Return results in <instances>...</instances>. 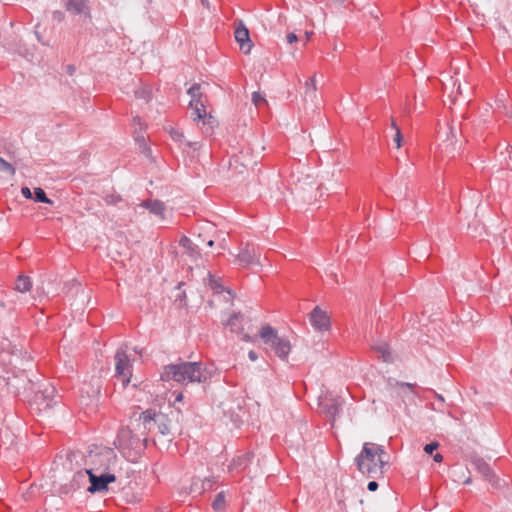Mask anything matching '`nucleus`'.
<instances>
[{"instance_id":"1","label":"nucleus","mask_w":512,"mask_h":512,"mask_svg":"<svg viewBox=\"0 0 512 512\" xmlns=\"http://www.w3.org/2000/svg\"><path fill=\"white\" fill-rule=\"evenodd\" d=\"M212 370L201 361H182L163 367L161 380L175 381L181 385L190 383H205L212 378Z\"/></svg>"},{"instance_id":"2","label":"nucleus","mask_w":512,"mask_h":512,"mask_svg":"<svg viewBox=\"0 0 512 512\" xmlns=\"http://www.w3.org/2000/svg\"><path fill=\"white\" fill-rule=\"evenodd\" d=\"M357 470L367 478L378 479L384 476L389 464L385 447L376 443L365 442L361 452L355 457Z\"/></svg>"},{"instance_id":"3","label":"nucleus","mask_w":512,"mask_h":512,"mask_svg":"<svg viewBox=\"0 0 512 512\" xmlns=\"http://www.w3.org/2000/svg\"><path fill=\"white\" fill-rule=\"evenodd\" d=\"M115 445L125 456L129 457L131 452L137 456L146 449L147 438L141 439L129 428H122L118 432Z\"/></svg>"},{"instance_id":"4","label":"nucleus","mask_w":512,"mask_h":512,"mask_svg":"<svg viewBox=\"0 0 512 512\" xmlns=\"http://www.w3.org/2000/svg\"><path fill=\"white\" fill-rule=\"evenodd\" d=\"M259 335L263 342L282 360H287L291 344L287 338L279 337L277 331L270 325L260 329Z\"/></svg>"},{"instance_id":"5","label":"nucleus","mask_w":512,"mask_h":512,"mask_svg":"<svg viewBox=\"0 0 512 512\" xmlns=\"http://www.w3.org/2000/svg\"><path fill=\"white\" fill-rule=\"evenodd\" d=\"M80 478H85L88 476L90 481V486L87 488V491L94 494L96 492H102L108 489V484L116 481V476L111 473H103L99 476L95 475L91 469H86L85 471H79L76 475Z\"/></svg>"},{"instance_id":"6","label":"nucleus","mask_w":512,"mask_h":512,"mask_svg":"<svg viewBox=\"0 0 512 512\" xmlns=\"http://www.w3.org/2000/svg\"><path fill=\"white\" fill-rule=\"evenodd\" d=\"M114 360L116 375L121 376L123 385L127 386L132 376V362L127 354L126 347L117 349Z\"/></svg>"},{"instance_id":"7","label":"nucleus","mask_w":512,"mask_h":512,"mask_svg":"<svg viewBox=\"0 0 512 512\" xmlns=\"http://www.w3.org/2000/svg\"><path fill=\"white\" fill-rule=\"evenodd\" d=\"M260 252L253 243H246L237 255L235 262L242 267L259 263Z\"/></svg>"},{"instance_id":"8","label":"nucleus","mask_w":512,"mask_h":512,"mask_svg":"<svg viewBox=\"0 0 512 512\" xmlns=\"http://www.w3.org/2000/svg\"><path fill=\"white\" fill-rule=\"evenodd\" d=\"M310 323L318 331H327L331 326L330 317L319 306L314 307L310 312Z\"/></svg>"},{"instance_id":"9","label":"nucleus","mask_w":512,"mask_h":512,"mask_svg":"<svg viewBox=\"0 0 512 512\" xmlns=\"http://www.w3.org/2000/svg\"><path fill=\"white\" fill-rule=\"evenodd\" d=\"M65 9L73 15H83L91 20V9L88 0H62Z\"/></svg>"},{"instance_id":"10","label":"nucleus","mask_w":512,"mask_h":512,"mask_svg":"<svg viewBox=\"0 0 512 512\" xmlns=\"http://www.w3.org/2000/svg\"><path fill=\"white\" fill-rule=\"evenodd\" d=\"M235 40L239 43L240 49L248 54L251 51L253 46L252 41L250 39V33L247 27L243 24L242 21L239 22L238 26L234 31Z\"/></svg>"},{"instance_id":"11","label":"nucleus","mask_w":512,"mask_h":512,"mask_svg":"<svg viewBox=\"0 0 512 512\" xmlns=\"http://www.w3.org/2000/svg\"><path fill=\"white\" fill-rule=\"evenodd\" d=\"M319 408L326 418L334 420L339 413L340 404L337 399L325 396L320 399Z\"/></svg>"},{"instance_id":"12","label":"nucleus","mask_w":512,"mask_h":512,"mask_svg":"<svg viewBox=\"0 0 512 512\" xmlns=\"http://www.w3.org/2000/svg\"><path fill=\"white\" fill-rule=\"evenodd\" d=\"M253 457L254 454L251 451L235 456L228 466L229 471L232 473H240L244 471L250 465Z\"/></svg>"},{"instance_id":"13","label":"nucleus","mask_w":512,"mask_h":512,"mask_svg":"<svg viewBox=\"0 0 512 512\" xmlns=\"http://www.w3.org/2000/svg\"><path fill=\"white\" fill-rule=\"evenodd\" d=\"M32 381L29 379L25 370L20 371L18 375L12 378L8 377L7 385L15 390V393L19 394L21 390H27L30 388Z\"/></svg>"},{"instance_id":"14","label":"nucleus","mask_w":512,"mask_h":512,"mask_svg":"<svg viewBox=\"0 0 512 512\" xmlns=\"http://www.w3.org/2000/svg\"><path fill=\"white\" fill-rule=\"evenodd\" d=\"M156 416H158V412L153 409H147L140 414L139 421L143 426L144 433H152L157 429Z\"/></svg>"},{"instance_id":"15","label":"nucleus","mask_w":512,"mask_h":512,"mask_svg":"<svg viewBox=\"0 0 512 512\" xmlns=\"http://www.w3.org/2000/svg\"><path fill=\"white\" fill-rule=\"evenodd\" d=\"M474 468L488 481H492L495 478V474L490 465L480 457H476L472 460Z\"/></svg>"},{"instance_id":"16","label":"nucleus","mask_w":512,"mask_h":512,"mask_svg":"<svg viewBox=\"0 0 512 512\" xmlns=\"http://www.w3.org/2000/svg\"><path fill=\"white\" fill-rule=\"evenodd\" d=\"M189 105L193 110L192 116L194 120H201L207 116L204 98L190 100Z\"/></svg>"},{"instance_id":"17","label":"nucleus","mask_w":512,"mask_h":512,"mask_svg":"<svg viewBox=\"0 0 512 512\" xmlns=\"http://www.w3.org/2000/svg\"><path fill=\"white\" fill-rule=\"evenodd\" d=\"M243 319L244 316L240 312L233 313L230 318L228 319L226 326H228L231 330V332L236 334H243Z\"/></svg>"},{"instance_id":"18","label":"nucleus","mask_w":512,"mask_h":512,"mask_svg":"<svg viewBox=\"0 0 512 512\" xmlns=\"http://www.w3.org/2000/svg\"><path fill=\"white\" fill-rule=\"evenodd\" d=\"M157 422V430L163 435H169L171 433V420L166 414L158 412V416H156Z\"/></svg>"},{"instance_id":"19","label":"nucleus","mask_w":512,"mask_h":512,"mask_svg":"<svg viewBox=\"0 0 512 512\" xmlns=\"http://www.w3.org/2000/svg\"><path fill=\"white\" fill-rule=\"evenodd\" d=\"M141 206L147 208L151 213L157 216H163L164 214V203L159 200H146L142 202Z\"/></svg>"},{"instance_id":"20","label":"nucleus","mask_w":512,"mask_h":512,"mask_svg":"<svg viewBox=\"0 0 512 512\" xmlns=\"http://www.w3.org/2000/svg\"><path fill=\"white\" fill-rule=\"evenodd\" d=\"M32 288V281L30 277L26 275H19L15 281L14 289L20 293H25L30 291Z\"/></svg>"},{"instance_id":"21","label":"nucleus","mask_w":512,"mask_h":512,"mask_svg":"<svg viewBox=\"0 0 512 512\" xmlns=\"http://www.w3.org/2000/svg\"><path fill=\"white\" fill-rule=\"evenodd\" d=\"M211 507L215 512H223L226 509L227 503H226V495H225L224 491H220L215 496V499L213 500Z\"/></svg>"},{"instance_id":"22","label":"nucleus","mask_w":512,"mask_h":512,"mask_svg":"<svg viewBox=\"0 0 512 512\" xmlns=\"http://www.w3.org/2000/svg\"><path fill=\"white\" fill-rule=\"evenodd\" d=\"M208 284L209 287L213 290L214 293H222L225 289L222 285V279L220 277H216L211 272H208Z\"/></svg>"},{"instance_id":"23","label":"nucleus","mask_w":512,"mask_h":512,"mask_svg":"<svg viewBox=\"0 0 512 512\" xmlns=\"http://www.w3.org/2000/svg\"><path fill=\"white\" fill-rule=\"evenodd\" d=\"M179 245L181 247H183L184 249H186L187 253L190 255V256H195V255H198L199 252L197 250V247L193 244V242L191 241L190 238H188L187 236H182L179 240Z\"/></svg>"},{"instance_id":"24","label":"nucleus","mask_w":512,"mask_h":512,"mask_svg":"<svg viewBox=\"0 0 512 512\" xmlns=\"http://www.w3.org/2000/svg\"><path fill=\"white\" fill-rule=\"evenodd\" d=\"M316 97V79L315 75L308 78L305 82V98L313 100Z\"/></svg>"},{"instance_id":"25","label":"nucleus","mask_w":512,"mask_h":512,"mask_svg":"<svg viewBox=\"0 0 512 512\" xmlns=\"http://www.w3.org/2000/svg\"><path fill=\"white\" fill-rule=\"evenodd\" d=\"M34 200L40 203L53 204V201L47 197L46 192L41 187L34 188Z\"/></svg>"},{"instance_id":"26","label":"nucleus","mask_w":512,"mask_h":512,"mask_svg":"<svg viewBox=\"0 0 512 512\" xmlns=\"http://www.w3.org/2000/svg\"><path fill=\"white\" fill-rule=\"evenodd\" d=\"M201 490H199V495L204 493L205 491H212L214 490V486L217 482V478L215 476H211L208 478H205L204 480H201Z\"/></svg>"},{"instance_id":"27","label":"nucleus","mask_w":512,"mask_h":512,"mask_svg":"<svg viewBox=\"0 0 512 512\" xmlns=\"http://www.w3.org/2000/svg\"><path fill=\"white\" fill-rule=\"evenodd\" d=\"M375 350L380 354L381 358L384 362L392 361V355L390 352V348L387 344H381L375 347Z\"/></svg>"},{"instance_id":"28","label":"nucleus","mask_w":512,"mask_h":512,"mask_svg":"<svg viewBox=\"0 0 512 512\" xmlns=\"http://www.w3.org/2000/svg\"><path fill=\"white\" fill-rule=\"evenodd\" d=\"M135 97L137 99L144 100L147 103L152 98V91L148 87L139 88V89L135 90Z\"/></svg>"},{"instance_id":"29","label":"nucleus","mask_w":512,"mask_h":512,"mask_svg":"<svg viewBox=\"0 0 512 512\" xmlns=\"http://www.w3.org/2000/svg\"><path fill=\"white\" fill-rule=\"evenodd\" d=\"M190 95L191 100L204 98L203 93L201 92V85L198 83H194L187 91Z\"/></svg>"},{"instance_id":"30","label":"nucleus","mask_w":512,"mask_h":512,"mask_svg":"<svg viewBox=\"0 0 512 512\" xmlns=\"http://www.w3.org/2000/svg\"><path fill=\"white\" fill-rule=\"evenodd\" d=\"M0 172L7 173V174L13 176V175H15L16 170L12 166V164H10L5 159L0 157Z\"/></svg>"},{"instance_id":"31","label":"nucleus","mask_w":512,"mask_h":512,"mask_svg":"<svg viewBox=\"0 0 512 512\" xmlns=\"http://www.w3.org/2000/svg\"><path fill=\"white\" fill-rule=\"evenodd\" d=\"M252 102L256 107H261L262 105L267 104L265 96L259 91L253 92Z\"/></svg>"},{"instance_id":"32","label":"nucleus","mask_w":512,"mask_h":512,"mask_svg":"<svg viewBox=\"0 0 512 512\" xmlns=\"http://www.w3.org/2000/svg\"><path fill=\"white\" fill-rule=\"evenodd\" d=\"M122 200L120 195L108 194L104 197V201L107 205H116Z\"/></svg>"},{"instance_id":"33","label":"nucleus","mask_w":512,"mask_h":512,"mask_svg":"<svg viewBox=\"0 0 512 512\" xmlns=\"http://www.w3.org/2000/svg\"><path fill=\"white\" fill-rule=\"evenodd\" d=\"M439 447V443L436 441H432L424 446V451L428 455H433V452L437 450Z\"/></svg>"},{"instance_id":"34","label":"nucleus","mask_w":512,"mask_h":512,"mask_svg":"<svg viewBox=\"0 0 512 512\" xmlns=\"http://www.w3.org/2000/svg\"><path fill=\"white\" fill-rule=\"evenodd\" d=\"M136 140L138 142H140V148L142 149L143 153L146 155V156H150L151 154V149L150 147L147 146V144L145 143V139L143 136L141 137H137Z\"/></svg>"},{"instance_id":"35","label":"nucleus","mask_w":512,"mask_h":512,"mask_svg":"<svg viewBox=\"0 0 512 512\" xmlns=\"http://www.w3.org/2000/svg\"><path fill=\"white\" fill-rule=\"evenodd\" d=\"M201 479H193L191 484V492L199 495V490H201Z\"/></svg>"},{"instance_id":"36","label":"nucleus","mask_w":512,"mask_h":512,"mask_svg":"<svg viewBox=\"0 0 512 512\" xmlns=\"http://www.w3.org/2000/svg\"><path fill=\"white\" fill-rule=\"evenodd\" d=\"M393 141L395 142L397 148L401 147L402 133L400 129H397V131L395 132Z\"/></svg>"},{"instance_id":"37","label":"nucleus","mask_w":512,"mask_h":512,"mask_svg":"<svg viewBox=\"0 0 512 512\" xmlns=\"http://www.w3.org/2000/svg\"><path fill=\"white\" fill-rule=\"evenodd\" d=\"M52 18L57 22H62L65 18V15L62 11L56 10L52 13Z\"/></svg>"},{"instance_id":"38","label":"nucleus","mask_w":512,"mask_h":512,"mask_svg":"<svg viewBox=\"0 0 512 512\" xmlns=\"http://www.w3.org/2000/svg\"><path fill=\"white\" fill-rule=\"evenodd\" d=\"M286 40H287V42L289 44H293V43L298 41V37H297V35L295 33L290 32V33L287 34Z\"/></svg>"},{"instance_id":"39","label":"nucleus","mask_w":512,"mask_h":512,"mask_svg":"<svg viewBox=\"0 0 512 512\" xmlns=\"http://www.w3.org/2000/svg\"><path fill=\"white\" fill-rule=\"evenodd\" d=\"M378 487H379V484L374 480L368 482V484H367V489L371 492L376 491L378 489Z\"/></svg>"},{"instance_id":"40","label":"nucleus","mask_w":512,"mask_h":512,"mask_svg":"<svg viewBox=\"0 0 512 512\" xmlns=\"http://www.w3.org/2000/svg\"><path fill=\"white\" fill-rule=\"evenodd\" d=\"M21 192H22V195L26 198V199H31L32 198V192L31 190L28 188V187H23L21 189Z\"/></svg>"},{"instance_id":"41","label":"nucleus","mask_w":512,"mask_h":512,"mask_svg":"<svg viewBox=\"0 0 512 512\" xmlns=\"http://www.w3.org/2000/svg\"><path fill=\"white\" fill-rule=\"evenodd\" d=\"M65 70H66V73L69 74V75H73L76 71V67L72 64H69L65 67Z\"/></svg>"},{"instance_id":"42","label":"nucleus","mask_w":512,"mask_h":512,"mask_svg":"<svg viewBox=\"0 0 512 512\" xmlns=\"http://www.w3.org/2000/svg\"><path fill=\"white\" fill-rule=\"evenodd\" d=\"M396 385L399 387H406L408 389H412L414 387V384L407 383V382H399V381H396Z\"/></svg>"},{"instance_id":"43","label":"nucleus","mask_w":512,"mask_h":512,"mask_svg":"<svg viewBox=\"0 0 512 512\" xmlns=\"http://www.w3.org/2000/svg\"><path fill=\"white\" fill-rule=\"evenodd\" d=\"M248 357L251 361H256L258 359V354L254 350H250L248 352Z\"/></svg>"},{"instance_id":"44","label":"nucleus","mask_w":512,"mask_h":512,"mask_svg":"<svg viewBox=\"0 0 512 512\" xmlns=\"http://www.w3.org/2000/svg\"><path fill=\"white\" fill-rule=\"evenodd\" d=\"M433 460L437 463H440L443 461V456L440 453L433 454Z\"/></svg>"},{"instance_id":"45","label":"nucleus","mask_w":512,"mask_h":512,"mask_svg":"<svg viewBox=\"0 0 512 512\" xmlns=\"http://www.w3.org/2000/svg\"><path fill=\"white\" fill-rule=\"evenodd\" d=\"M172 137H173V139H175V140H180V139H181V137H183V134H182V133H179V132H177V131H174V132H172Z\"/></svg>"},{"instance_id":"46","label":"nucleus","mask_w":512,"mask_h":512,"mask_svg":"<svg viewBox=\"0 0 512 512\" xmlns=\"http://www.w3.org/2000/svg\"><path fill=\"white\" fill-rule=\"evenodd\" d=\"M54 393V389L52 388L50 391H48V389H46L43 393H42V396L44 398H48L50 394H53Z\"/></svg>"},{"instance_id":"47","label":"nucleus","mask_w":512,"mask_h":512,"mask_svg":"<svg viewBox=\"0 0 512 512\" xmlns=\"http://www.w3.org/2000/svg\"><path fill=\"white\" fill-rule=\"evenodd\" d=\"M391 127L395 130V132L397 131V129H400L393 119H392V122H391Z\"/></svg>"},{"instance_id":"48","label":"nucleus","mask_w":512,"mask_h":512,"mask_svg":"<svg viewBox=\"0 0 512 512\" xmlns=\"http://www.w3.org/2000/svg\"><path fill=\"white\" fill-rule=\"evenodd\" d=\"M242 340L249 342L251 341V337L248 334H243Z\"/></svg>"},{"instance_id":"49","label":"nucleus","mask_w":512,"mask_h":512,"mask_svg":"<svg viewBox=\"0 0 512 512\" xmlns=\"http://www.w3.org/2000/svg\"><path fill=\"white\" fill-rule=\"evenodd\" d=\"M55 403H56V401H54V402H53L52 400L47 401V403H46V406H45V407H46V408H51V407L53 406V404H55Z\"/></svg>"},{"instance_id":"50","label":"nucleus","mask_w":512,"mask_h":512,"mask_svg":"<svg viewBox=\"0 0 512 512\" xmlns=\"http://www.w3.org/2000/svg\"><path fill=\"white\" fill-rule=\"evenodd\" d=\"M182 397H183L182 393L178 394L176 397V401H181Z\"/></svg>"},{"instance_id":"51","label":"nucleus","mask_w":512,"mask_h":512,"mask_svg":"<svg viewBox=\"0 0 512 512\" xmlns=\"http://www.w3.org/2000/svg\"><path fill=\"white\" fill-rule=\"evenodd\" d=\"M311 34H312V33H308V32H306V33H305V35H306V42H307V41H309V39H310V35H311Z\"/></svg>"},{"instance_id":"52","label":"nucleus","mask_w":512,"mask_h":512,"mask_svg":"<svg viewBox=\"0 0 512 512\" xmlns=\"http://www.w3.org/2000/svg\"><path fill=\"white\" fill-rule=\"evenodd\" d=\"M207 245L212 247L214 245V241L213 240L208 241Z\"/></svg>"},{"instance_id":"53","label":"nucleus","mask_w":512,"mask_h":512,"mask_svg":"<svg viewBox=\"0 0 512 512\" xmlns=\"http://www.w3.org/2000/svg\"><path fill=\"white\" fill-rule=\"evenodd\" d=\"M0 306L1 307H5V304H4L3 300H0Z\"/></svg>"}]
</instances>
